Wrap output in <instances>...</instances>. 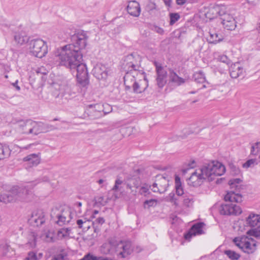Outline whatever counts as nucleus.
<instances>
[{
  "instance_id": "obj_1",
  "label": "nucleus",
  "mask_w": 260,
  "mask_h": 260,
  "mask_svg": "<svg viewBox=\"0 0 260 260\" xmlns=\"http://www.w3.org/2000/svg\"><path fill=\"white\" fill-rule=\"evenodd\" d=\"M71 52L70 50L62 51L59 56H54V63L64 66L76 73L77 81H88V73L85 64L81 63L82 54L77 52Z\"/></svg>"
},
{
  "instance_id": "obj_2",
  "label": "nucleus",
  "mask_w": 260,
  "mask_h": 260,
  "mask_svg": "<svg viewBox=\"0 0 260 260\" xmlns=\"http://www.w3.org/2000/svg\"><path fill=\"white\" fill-rule=\"evenodd\" d=\"M225 172L224 165L217 161L205 164L201 168L192 173L188 178V184L194 187L201 185L204 181L207 179L212 181L216 176L222 175Z\"/></svg>"
},
{
  "instance_id": "obj_3",
  "label": "nucleus",
  "mask_w": 260,
  "mask_h": 260,
  "mask_svg": "<svg viewBox=\"0 0 260 260\" xmlns=\"http://www.w3.org/2000/svg\"><path fill=\"white\" fill-rule=\"evenodd\" d=\"M141 57L137 53H132L124 57L121 61V68L122 72L125 73L123 81H136L137 80H141L140 77H143L147 81L144 73H141L139 70Z\"/></svg>"
},
{
  "instance_id": "obj_4",
  "label": "nucleus",
  "mask_w": 260,
  "mask_h": 260,
  "mask_svg": "<svg viewBox=\"0 0 260 260\" xmlns=\"http://www.w3.org/2000/svg\"><path fill=\"white\" fill-rule=\"evenodd\" d=\"M32 188L31 183L24 187L13 186L8 193L0 194V202L8 203L17 200L25 202L30 201L33 195L29 189Z\"/></svg>"
},
{
  "instance_id": "obj_5",
  "label": "nucleus",
  "mask_w": 260,
  "mask_h": 260,
  "mask_svg": "<svg viewBox=\"0 0 260 260\" xmlns=\"http://www.w3.org/2000/svg\"><path fill=\"white\" fill-rule=\"evenodd\" d=\"M87 36L84 32H78L73 37V39L75 41L74 44H69L57 49L54 54V56H59L60 53L62 51L69 50L71 52H77L80 54H82L80 50L85 48L87 44Z\"/></svg>"
},
{
  "instance_id": "obj_6",
  "label": "nucleus",
  "mask_w": 260,
  "mask_h": 260,
  "mask_svg": "<svg viewBox=\"0 0 260 260\" xmlns=\"http://www.w3.org/2000/svg\"><path fill=\"white\" fill-rule=\"evenodd\" d=\"M16 128L20 134L33 136L40 134L41 131L38 122L30 119L17 121L16 123Z\"/></svg>"
},
{
  "instance_id": "obj_7",
  "label": "nucleus",
  "mask_w": 260,
  "mask_h": 260,
  "mask_svg": "<svg viewBox=\"0 0 260 260\" xmlns=\"http://www.w3.org/2000/svg\"><path fill=\"white\" fill-rule=\"evenodd\" d=\"M242 180L240 178L231 179L229 182L231 189H233L227 192L224 197L225 201L240 203L242 201V196L238 193L241 188L240 184Z\"/></svg>"
},
{
  "instance_id": "obj_8",
  "label": "nucleus",
  "mask_w": 260,
  "mask_h": 260,
  "mask_svg": "<svg viewBox=\"0 0 260 260\" xmlns=\"http://www.w3.org/2000/svg\"><path fill=\"white\" fill-rule=\"evenodd\" d=\"M28 45L30 52L37 57L41 58L48 53L47 45L42 39H33L30 41Z\"/></svg>"
},
{
  "instance_id": "obj_9",
  "label": "nucleus",
  "mask_w": 260,
  "mask_h": 260,
  "mask_svg": "<svg viewBox=\"0 0 260 260\" xmlns=\"http://www.w3.org/2000/svg\"><path fill=\"white\" fill-rule=\"evenodd\" d=\"M233 241L237 246L245 253H252L256 250V242L252 239L247 237H236Z\"/></svg>"
},
{
  "instance_id": "obj_10",
  "label": "nucleus",
  "mask_w": 260,
  "mask_h": 260,
  "mask_svg": "<svg viewBox=\"0 0 260 260\" xmlns=\"http://www.w3.org/2000/svg\"><path fill=\"white\" fill-rule=\"evenodd\" d=\"M169 179L164 175H157L155 176L154 182L152 185L151 190L154 192L164 193L169 185Z\"/></svg>"
},
{
  "instance_id": "obj_11",
  "label": "nucleus",
  "mask_w": 260,
  "mask_h": 260,
  "mask_svg": "<svg viewBox=\"0 0 260 260\" xmlns=\"http://www.w3.org/2000/svg\"><path fill=\"white\" fill-rule=\"evenodd\" d=\"M175 189L177 197L174 193H170L167 197V201L176 206H179L180 197L184 194L180 177L176 175L175 178Z\"/></svg>"
},
{
  "instance_id": "obj_12",
  "label": "nucleus",
  "mask_w": 260,
  "mask_h": 260,
  "mask_svg": "<svg viewBox=\"0 0 260 260\" xmlns=\"http://www.w3.org/2000/svg\"><path fill=\"white\" fill-rule=\"evenodd\" d=\"M117 238L115 236H111L101 246L100 250L102 253L106 255H114L116 254V246Z\"/></svg>"
},
{
  "instance_id": "obj_13",
  "label": "nucleus",
  "mask_w": 260,
  "mask_h": 260,
  "mask_svg": "<svg viewBox=\"0 0 260 260\" xmlns=\"http://www.w3.org/2000/svg\"><path fill=\"white\" fill-rule=\"evenodd\" d=\"M246 223L250 226H257V229H253L248 231V233L250 234L254 237L260 236V215L258 214L251 213L246 218Z\"/></svg>"
},
{
  "instance_id": "obj_14",
  "label": "nucleus",
  "mask_w": 260,
  "mask_h": 260,
  "mask_svg": "<svg viewBox=\"0 0 260 260\" xmlns=\"http://www.w3.org/2000/svg\"><path fill=\"white\" fill-rule=\"evenodd\" d=\"M116 250V254L117 255H119L123 258L129 255L132 251L131 242L128 241H122L117 239Z\"/></svg>"
},
{
  "instance_id": "obj_15",
  "label": "nucleus",
  "mask_w": 260,
  "mask_h": 260,
  "mask_svg": "<svg viewBox=\"0 0 260 260\" xmlns=\"http://www.w3.org/2000/svg\"><path fill=\"white\" fill-rule=\"evenodd\" d=\"M219 211L220 214L225 215H238L242 212L240 206L231 203L221 205Z\"/></svg>"
},
{
  "instance_id": "obj_16",
  "label": "nucleus",
  "mask_w": 260,
  "mask_h": 260,
  "mask_svg": "<svg viewBox=\"0 0 260 260\" xmlns=\"http://www.w3.org/2000/svg\"><path fill=\"white\" fill-rule=\"evenodd\" d=\"M29 223L34 226L41 225L45 222V214L42 210L34 211L28 219Z\"/></svg>"
},
{
  "instance_id": "obj_17",
  "label": "nucleus",
  "mask_w": 260,
  "mask_h": 260,
  "mask_svg": "<svg viewBox=\"0 0 260 260\" xmlns=\"http://www.w3.org/2000/svg\"><path fill=\"white\" fill-rule=\"evenodd\" d=\"M124 184L126 188L130 189L132 194H135L137 192L136 189L141 185V180L139 176H133L124 179Z\"/></svg>"
},
{
  "instance_id": "obj_18",
  "label": "nucleus",
  "mask_w": 260,
  "mask_h": 260,
  "mask_svg": "<svg viewBox=\"0 0 260 260\" xmlns=\"http://www.w3.org/2000/svg\"><path fill=\"white\" fill-rule=\"evenodd\" d=\"M204 224L203 222H199L193 224L189 231L184 235V238L186 240H189L192 236L203 234V228Z\"/></svg>"
},
{
  "instance_id": "obj_19",
  "label": "nucleus",
  "mask_w": 260,
  "mask_h": 260,
  "mask_svg": "<svg viewBox=\"0 0 260 260\" xmlns=\"http://www.w3.org/2000/svg\"><path fill=\"white\" fill-rule=\"evenodd\" d=\"M108 72L106 67L102 64L97 65L93 70V75L99 80H106L108 76Z\"/></svg>"
},
{
  "instance_id": "obj_20",
  "label": "nucleus",
  "mask_w": 260,
  "mask_h": 260,
  "mask_svg": "<svg viewBox=\"0 0 260 260\" xmlns=\"http://www.w3.org/2000/svg\"><path fill=\"white\" fill-rule=\"evenodd\" d=\"M126 9L128 13L133 16L138 17L140 15L141 12L140 5L135 1L129 2Z\"/></svg>"
},
{
  "instance_id": "obj_21",
  "label": "nucleus",
  "mask_w": 260,
  "mask_h": 260,
  "mask_svg": "<svg viewBox=\"0 0 260 260\" xmlns=\"http://www.w3.org/2000/svg\"><path fill=\"white\" fill-rule=\"evenodd\" d=\"M230 72L231 77L233 79L243 77L244 75L243 68L240 66L239 62L231 65L230 68Z\"/></svg>"
},
{
  "instance_id": "obj_22",
  "label": "nucleus",
  "mask_w": 260,
  "mask_h": 260,
  "mask_svg": "<svg viewBox=\"0 0 260 260\" xmlns=\"http://www.w3.org/2000/svg\"><path fill=\"white\" fill-rule=\"evenodd\" d=\"M57 217L58 220L56 221V223L60 226L68 223L72 218L70 211H63L60 214H57Z\"/></svg>"
},
{
  "instance_id": "obj_23",
  "label": "nucleus",
  "mask_w": 260,
  "mask_h": 260,
  "mask_svg": "<svg viewBox=\"0 0 260 260\" xmlns=\"http://www.w3.org/2000/svg\"><path fill=\"white\" fill-rule=\"evenodd\" d=\"M23 160L27 162L29 167L36 166L40 162V157L39 154L33 153L24 157Z\"/></svg>"
},
{
  "instance_id": "obj_24",
  "label": "nucleus",
  "mask_w": 260,
  "mask_h": 260,
  "mask_svg": "<svg viewBox=\"0 0 260 260\" xmlns=\"http://www.w3.org/2000/svg\"><path fill=\"white\" fill-rule=\"evenodd\" d=\"M154 64L155 67L157 75V81H162L167 77V72L164 69L161 63L157 61H154Z\"/></svg>"
},
{
  "instance_id": "obj_25",
  "label": "nucleus",
  "mask_w": 260,
  "mask_h": 260,
  "mask_svg": "<svg viewBox=\"0 0 260 260\" xmlns=\"http://www.w3.org/2000/svg\"><path fill=\"white\" fill-rule=\"evenodd\" d=\"M218 13L220 17L222 23V22L226 23L228 21H230V20L233 21V20H235L233 16L225 12L224 6H221L220 7L218 11Z\"/></svg>"
},
{
  "instance_id": "obj_26",
  "label": "nucleus",
  "mask_w": 260,
  "mask_h": 260,
  "mask_svg": "<svg viewBox=\"0 0 260 260\" xmlns=\"http://www.w3.org/2000/svg\"><path fill=\"white\" fill-rule=\"evenodd\" d=\"M14 40L20 45L27 43L28 41V37L24 31L17 32L14 36Z\"/></svg>"
},
{
  "instance_id": "obj_27",
  "label": "nucleus",
  "mask_w": 260,
  "mask_h": 260,
  "mask_svg": "<svg viewBox=\"0 0 260 260\" xmlns=\"http://www.w3.org/2000/svg\"><path fill=\"white\" fill-rule=\"evenodd\" d=\"M124 186H126L125 184H124V180H122L120 177H117L112 190L115 192L123 193L124 191Z\"/></svg>"
},
{
  "instance_id": "obj_28",
  "label": "nucleus",
  "mask_w": 260,
  "mask_h": 260,
  "mask_svg": "<svg viewBox=\"0 0 260 260\" xmlns=\"http://www.w3.org/2000/svg\"><path fill=\"white\" fill-rule=\"evenodd\" d=\"M209 34V36L207 38L209 43L216 44L223 40L222 36L216 32H210Z\"/></svg>"
},
{
  "instance_id": "obj_29",
  "label": "nucleus",
  "mask_w": 260,
  "mask_h": 260,
  "mask_svg": "<svg viewBox=\"0 0 260 260\" xmlns=\"http://www.w3.org/2000/svg\"><path fill=\"white\" fill-rule=\"evenodd\" d=\"M148 86V82H134L133 90L135 92L141 93L145 90Z\"/></svg>"
},
{
  "instance_id": "obj_30",
  "label": "nucleus",
  "mask_w": 260,
  "mask_h": 260,
  "mask_svg": "<svg viewBox=\"0 0 260 260\" xmlns=\"http://www.w3.org/2000/svg\"><path fill=\"white\" fill-rule=\"evenodd\" d=\"M37 235L35 232H31L28 235L27 244L31 248H35L36 246Z\"/></svg>"
},
{
  "instance_id": "obj_31",
  "label": "nucleus",
  "mask_w": 260,
  "mask_h": 260,
  "mask_svg": "<svg viewBox=\"0 0 260 260\" xmlns=\"http://www.w3.org/2000/svg\"><path fill=\"white\" fill-rule=\"evenodd\" d=\"M10 150L9 148L0 143V160H2L9 156Z\"/></svg>"
},
{
  "instance_id": "obj_32",
  "label": "nucleus",
  "mask_w": 260,
  "mask_h": 260,
  "mask_svg": "<svg viewBox=\"0 0 260 260\" xmlns=\"http://www.w3.org/2000/svg\"><path fill=\"white\" fill-rule=\"evenodd\" d=\"M38 124L40 126V129H41L40 133H46L56 129L54 126L51 124H45L41 122H38Z\"/></svg>"
},
{
  "instance_id": "obj_33",
  "label": "nucleus",
  "mask_w": 260,
  "mask_h": 260,
  "mask_svg": "<svg viewBox=\"0 0 260 260\" xmlns=\"http://www.w3.org/2000/svg\"><path fill=\"white\" fill-rule=\"evenodd\" d=\"M170 81H184V79L180 77L172 69H169Z\"/></svg>"
},
{
  "instance_id": "obj_34",
  "label": "nucleus",
  "mask_w": 260,
  "mask_h": 260,
  "mask_svg": "<svg viewBox=\"0 0 260 260\" xmlns=\"http://www.w3.org/2000/svg\"><path fill=\"white\" fill-rule=\"evenodd\" d=\"M80 260H108V258L102 256H96L89 253L85 255L84 257Z\"/></svg>"
},
{
  "instance_id": "obj_35",
  "label": "nucleus",
  "mask_w": 260,
  "mask_h": 260,
  "mask_svg": "<svg viewBox=\"0 0 260 260\" xmlns=\"http://www.w3.org/2000/svg\"><path fill=\"white\" fill-rule=\"evenodd\" d=\"M224 253L232 260H237L240 257L239 254L231 250H225Z\"/></svg>"
},
{
  "instance_id": "obj_36",
  "label": "nucleus",
  "mask_w": 260,
  "mask_h": 260,
  "mask_svg": "<svg viewBox=\"0 0 260 260\" xmlns=\"http://www.w3.org/2000/svg\"><path fill=\"white\" fill-rule=\"evenodd\" d=\"M43 254L39 253L37 255L36 253L33 251L29 252L26 258L27 260H39L42 257Z\"/></svg>"
},
{
  "instance_id": "obj_37",
  "label": "nucleus",
  "mask_w": 260,
  "mask_h": 260,
  "mask_svg": "<svg viewBox=\"0 0 260 260\" xmlns=\"http://www.w3.org/2000/svg\"><path fill=\"white\" fill-rule=\"evenodd\" d=\"M222 25H223L224 28L229 30H234L236 27V24L235 20H233L228 21V22H222Z\"/></svg>"
},
{
  "instance_id": "obj_38",
  "label": "nucleus",
  "mask_w": 260,
  "mask_h": 260,
  "mask_svg": "<svg viewBox=\"0 0 260 260\" xmlns=\"http://www.w3.org/2000/svg\"><path fill=\"white\" fill-rule=\"evenodd\" d=\"M193 78L195 81H206L205 74L202 71L195 73Z\"/></svg>"
},
{
  "instance_id": "obj_39",
  "label": "nucleus",
  "mask_w": 260,
  "mask_h": 260,
  "mask_svg": "<svg viewBox=\"0 0 260 260\" xmlns=\"http://www.w3.org/2000/svg\"><path fill=\"white\" fill-rule=\"evenodd\" d=\"M10 246L8 243L5 241H2L0 243V249L3 255H6L9 250Z\"/></svg>"
},
{
  "instance_id": "obj_40",
  "label": "nucleus",
  "mask_w": 260,
  "mask_h": 260,
  "mask_svg": "<svg viewBox=\"0 0 260 260\" xmlns=\"http://www.w3.org/2000/svg\"><path fill=\"white\" fill-rule=\"evenodd\" d=\"M183 204L186 207H189L193 203V197L191 195L185 194L183 197Z\"/></svg>"
},
{
  "instance_id": "obj_41",
  "label": "nucleus",
  "mask_w": 260,
  "mask_h": 260,
  "mask_svg": "<svg viewBox=\"0 0 260 260\" xmlns=\"http://www.w3.org/2000/svg\"><path fill=\"white\" fill-rule=\"evenodd\" d=\"M70 231L69 228H62L58 231L57 235L60 238H64L69 236Z\"/></svg>"
},
{
  "instance_id": "obj_42",
  "label": "nucleus",
  "mask_w": 260,
  "mask_h": 260,
  "mask_svg": "<svg viewBox=\"0 0 260 260\" xmlns=\"http://www.w3.org/2000/svg\"><path fill=\"white\" fill-rule=\"evenodd\" d=\"M67 254L64 250L61 251V253L55 255L51 260H67Z\"/></svg>"
},
{
  "instance_id": "obj_43",
  "label": "nucleus",
  "mask_w": 260,
  "mask_h": 260,
  "mask_svg": "<svg viewBox=\"0 0 260 260\" xmlns=\"http://www.w3.org/2000/svg\"><path fill=\"white\" fill-rule=\"evenodd\" d=\"M256 165H257L256 159H250L244 163L242 166L244 168L247 169L248 168H252Z\"/></svg>"
},
{
  "instance_id": "obj_44",
  "label": "nucleus",
  "mask_w": 260,
  "mask_h": 260,
  "mask_svg": "<svg viewBox=\"0 0 260 260\" xmlns=\"http://www.w3.org/2000/svg\"><path fill=\"white\" fill-rule=\"evenodd\" d=\"M42 238L47 242H53V234L50 232H46L42 236Z\"/></svg>"
},
{
  "instance_id": "obj_45",
  "label": "nucleus",
  "mask_w": 260,
  "mask_h": 260,
  "mask_svg": "<svg viewBox=\"0 0 260 260\" xmlns=\"http://www.w3.org/2000/svg\"><path fill=\"white\" fill-rule=\"evenodd\" d=\"M180 15L177 13H170V24L171 25H173L176 21H177L180 19Z\"/></svg>"
},
{
  "instance_id": "obj_46",
  "label": "nucleus",
  "mask_w": 260,
  "mask_h": 260,
  "mask_svg": "<svg viewBox=\"0 0 260 260\" xmlns=\"http://www.w3.org/2000/svg\"><path fill=\"white\" fill-rule=\"evenodd\" d=\"M157 200L155 199H150L146 200L144 202V207L145 208H149L150 207L155 206L156 204Z\"/></svg>"
},
{
  "instance_id": "obj_47",
  "label": "nucleus",
  "mask_w": 260,
  "mask_h": 260,
  "mask_svg": "<svg viewBox=\"0 0 260 260\" xmlns=\"http://www.w3.org/2000/svg\"><path fill=\"white\" fill-rule=\"evenodd\" d=\"M218 60L220 61L221 62H222L223 63H226L228 65H229L231 63V60L230 59L227 57L226 55H220L218 56L217 58Z\"/></svg>"
},
{
  "instance_id": "obj_48",
  "label": "nucleus",
  "mask_w": 260,
  "mask_h": 260,
  "mask_svg": "<svg viewBox=\"0 0 260 260\" xmlns=\"http://www.w3.org/2000/svg\"><path fill=\"white\" fill-rule=\"evenodd\" d=\"M153 30L154 31L160 35H162L164 32V29L162 28L158 27L157 26H154Z\"/></svg>"
},
{
  "instance_id": "obj_49",
  "label": "nucleus",
  "mask_w": 260,
  "mask_h": 260,
  "mask_svg": "<svg viewBox=\"0 0 260 260\" xmlns=\"http://www.w3.org/2000/svg\"><path fill=\"white\" fill-rule=\"evenodd\" d=\"M87 222H89V221H83L82 219H78L77 220V224L80 229L83 228V224H86Z\"/></svg>"
},
{
  "instance_id": "obj_50",
  "label": "nucleus",
  "mask_w": 260,
  "mask_h": 260,
  "mask_svg": "<svg viewBox=\"0 0 260 260\" xmlns=\"http://www.w3.org/2000/svg\"><path fill=\"white\" fill-rule=\"evenodd\" d=\"M149 189L145 187H141L140 189V193L141 194H144L145 196H146V193L148 192Z\"/></svg>"
},
{
  "instance_id": "obj_51",
  "label": "nucleus",
  "mask_w": 260,
  "mask_h": 260,
  "mask_svg": "<svg viewBox=\"0 0 260 260\" xmlns=\"http://www.w3.org/2000/svg\"><path fill=\"white\" fill-rule=\"evenodd\" d=\"M105 222V219L103 217H99L95 220L93 223H98L100 224H102Z\"/></svg>"
},
{
  "instance_id": "obj_52",
  "label": "nucleus",
  "mask_w": 260,
  "mask_h": 260,
  "mask_svg": "<svg viewBox=\"0 0 260 260\" xmlns=\"http://www.w3.org/2000/svg\"><path fill=\"white\" fill-rule=\"evenodd\" d=\"M187 0H176V4L179 6H182L185 4Z\"/></svg>"
},
{
  "instance_id": "obj_53",
  "label": "nucleus",
  "mask_w": 260,
  "mask_h": 260,
  "mask_svg": "<svg viewBox=\"0 0 260 260\" xmlns=\"http://www.w3.org/2000/svg\"><path fill=\"white\" fill-rule=\"evenodd\" d=\"M104 199V198L103 197H98L96 198V201L100 203L101 204L104 205V203H103Z\"/></svg>"
},
{
  "instance_id": "obj_54",
  "label": "nucleus",
  "mask_w": 260,
  "mask_h": 260,
  "mask_svg": "<svg viewBox=\"0 0 260 260\" xmlns=\"http://www.w3.org/2000/svg\"><path fill=\"white\" fill-rule=\"evenodd\" d=\"M12 85L17 90L19 91L20 89V86L18 85V82H12Z\"/></svg>"
},
{
  "instance_id": "obj_55",
  "label": "nucleus",
  "mask_w": 260,
  "mask_h": 260,
  "mask_svg": "<svg viewBox=\"0 0 260 260\" xmlns=\"http://www.w3.org/2000/svg\"><path fill=\"white\" fill-rule=\"evenodd\" d=\"M198 85V87L200 88H205L206 87V85L203 84V82H196Z\"/></svg>"
},
{
  "instance_id": "obj_56",
  "label": "nucleus",
  "mask_w": 260,
  "mask_h": 260,
  "mask_svg": "<svg viewBox=\"0 0 260 260\" xmlns=\"http://www.w3.org/2000/svg\"><path fill=\"white\" fill-rule=\"evenodd\" d=\"M165 5L168 7L171 6L172 0H163Z\"/></svg>"
},
{
  "instance_id": "obj_57",
  "label": "nucleus",
  "mask_w": 260,
  "mask_h": 260,
  "mask_svg": "<svg viewBox=\"0 0 260 260\" xmlns=\"http://www.w3.org/2000/svg\"><path fill=\"white\" fill-rule=\"evenodd\" d=\"M88 82H78V86H85L86 85V83H88Z\"/></svg>"
},
{
  "instance_id": "obj_58",
  "label": "nucleus",
  "mask_w": 260,
  "mask_h": 260,
  "mask_svg": "<svg viewBox=\"0 0 260 260\" xmlns=\"http://www.w3.org/2000/svg\"><path fill=\"white\" fill-rule=\"evenodd\" d=\"M194 163H195L194 161V160H193V161L191 162V163L189 164H188V167H189V168H193V167H194Z\"/></svg>"
},
{
  "instance_id": "obj_59",
  "label": "nucleus",
  "mask_w": 260,
  "mask_h": 260,
  "mask_svg": "<svg viewBox=\"0 0 260 260\" xmlns=\"http://www.w3.org/2000/svg\"><path fill=\"white\" fill-rule=\"evenodd\" d=\"M75 205L77 207L80 208L82 206V203L81 202H77L75 204Z\"/></svg>"
},
{
  "instance_id": "obj_60",
  "label": "nucleus",
  "mask_w": 260,
  "mask_h": 260,
  "mask_svg": "<svg viewBox=\"0 0 260 260\" xmlns=\"http://www.w3.org/2000/svg\"><path fill=\"white\" fill-rule=\"evenodd\" d=\"M88 223V222H87L86 224H83V228H83V229H88L89 228V225H87V223Z\"/></svg>"
},
{
  "instance_id": "obj_61",
  "label": "nucleus",
  "mask_w": 260,
  "mask_h": 260,
  "mask_svg": "<svg viewBox=\"0 0 260 260\" xmlns=\"http://www.w3.org/2000/svg\"><path fill=\"white\" fill-rule=\"evenodd\" d=\"M3 27H4V28H3V29H4L5 28H10V27L11 26V25L5 24H3Z\"/></svg>"
},
{
  "instance_id": "obj_62",
  "label": "nucleus",
  "mask_w": 260,
  "mask_h": 260,
  "mask_svg": "<svg viewBox=\"0 0 260 260\" xmlns=\"http://www.w3.org/2000/svg\"><path fill=\"white\" fill-rule=\"evenodd\" d=\"M105 181V180L104 179H101L100 180H99L97 182L99 184H101L102 183H103Z\"/></svg>"
},
{
  "instance_id": "obj_63",
  "label": "nucleus",
  "mask_w": 260,
  "mask_h": 260,
  "mask_svg": "<svg viewBox=\"0 0 260 260\" xmlns=\"http://www.w3.org/2000/svg\"><path fill=\"white\" fill-rule=\"evenodd\" d=\"M165 82H157V85L160 87H162L164 85Z\"/></svg>"
},
{
  "instance_id": "obj_64",
  "label": "nucleus",
  "mask_w": 260,
  "mask_h": 260,
  "mask_svg": "<svg viewBox=\"0 0 260 260\" xmlns=\"http://www.w3.org/2000/svg\"><path fill=\"white\" fill-rule=\"evenodd\" d=\"M31 145V144H29V145H27L26 146H25V147H23V149H28V148H30Z\"/></svg>"
}]
</instances>
